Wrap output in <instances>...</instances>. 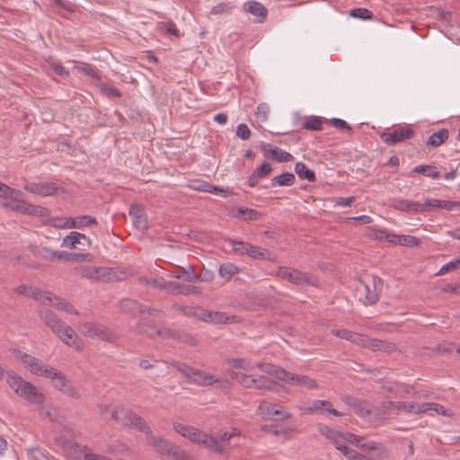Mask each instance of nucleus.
<instances>
[{"label":"nucleus","mask_w":460,"mask_h":460,"mask_svg":"<svg viewBox=\"0 0 460 460\" xmlns=\"http://www.w3.org/2000/svg\"><path fill=\"white\" fill-rule=\"evenodd\" d=\"M13 355L20 360L23 366L33 375L51 379L54 387L71 398H79L78 390L73 386L71 382L66 379V376L55 367L45 364L41 359L31 355L24 353L20 349H13Z\"/></svg>","instance_id":"f257e3e1"},{"label":"nucleus","mask_w":460,"mask_h":460,"mask_svg":"<svg viewBox=\"0 0 460 460\" xmlns=\"http://www.w3.org/2000/svg\"><path fill=\"white\" fill-rule=\"evenodd\" d=\"M39 316L44 324L67 346L82 350L84 346L73 328L62 321L57 314L49 309L39 310Z\"/></svg>","instance_id":"f03ea898"},{"label":"nucleus","mask_w":460,"mask_h":460,"mask_svg":"<svg viewBox=\"0 0 460 460\" xmlns=\"http://www.w3.org/2000/svg\"><path fill=\"white\" fill-rule=\"evenodd\" d=\"M6 382L19 396L30 402L38 405H41L44 402V394L35 385L23 380L19 375L7 373Z\"/></svg>","instance_id":"7ed1b4c3"},{"label":"nucleus","mask_w":460,"mask_h":460,"mask_svg":"<svg viewBox=\"0 0 460 460\" xmlns=\"http://www.w3.org/2000/svg\"><path fill=\"white\" fill-rule=\"evenodd\" d=\"M171 366L177 369L183 376L188 378L189 382L200 386H208L223 382L228 383L226 379L223 380L217 376L192 367L191 366L179 361H172Z\"/></svg>","instance_id":"20e7f679"},{"label":"nucleus","mask_w":460,"mask_h":460,"mask_svg":"<svg viewBox=\"0 0 460 460\" xmlns=\"http://www.w3.org/2000/svg\"><path fill=\"white\" fill-rule=\"evenodd\" d=\"M382 288V279L376 276L369 275L359 280L356 287V294L363 305H371L378 301Z\"/></svg>","instance_id":"39448f33"},{"label":"nucleus","mask_w":460,"mask_h":460,"mask_svg":"<svg viewBox=\"0 0 460 460\" xmlns=\"http://www.w3.org/2000/svg\"><path fill=\"white\" fill-rule=\"evenodd\" d=\"M17 194H11L3 203V207L13 211L29 216L44 217L48 209L39 205H33L23 199V193L16 189Z\"/></svg>","instance_id":"423d86ee"},{"label":"nucleus","mask_w":460,"mask_h":460,"mask_svg":"<svg viewBox=\"0 0 460 460\" xmlns=\"http://www.w3.org/2000/svg\"><path fill=\"white\" fill-rule=\"evenodd\" d=\"M277 276L281 279L296 286L314 287L317 285V279L314 275L290 267H279Z\"/></svg>","instance_id":"0eeeda50"},{"label":"nucleus","mask_w":460,"mask_h":460,"mask_svg":"<svg viewBox=\"0 0 460 460\" xmlns=\"http://www.w3.org/2000/svg\"><path fill=\"white\" fill-rule=\"evenodd\" d=\"M111 418L126 427L135 428L143 433L149 432L146 420L129 409L116 407L111 412Z\"/></svg>","instance_id":"6e6552de"},{"label":"nucleus","mask_w":460,"mask_h":460,"mask_svg":"<svg viewBox=\"0 0 460 460\" xmlns=\"http://www.w3.org/2000/svg\"><path fill=\"white\" fill-rule=\"evenodd\" d=\"M80 331L86 337L99 339L103 341L111 342L116 338L108 327L98 323H84L80 326Z\"/></svg>","instance_id":"1a4fd4ad"},{"label":"nucleus","mask_w":460,"mask_h":460,"mask_svg":"<svg viewBox=\"0 0 460 460\" xmlns=\"http://www.w3.org/2000/svg\"><path fill=\"white\" fill-rule=\"evenodd\" d=\"M190 439L191 442L196 443L199 446H202L211 451H222V447L215 440V438H211V435L201 432L199 429L192 427V430L187 432L185 437Z\"/></svg>","instance_id":"9d476101"},{"label":"nucleus","mask_w":460,"mask_h":460,"mask_svg":"<svg viewBox=\"0 0 460 460\" xmlns=\"http://www.w3.org/2000/svg\"><path fill=\"white\" fill-rule=\"evenodd\" d=\"M414 132L408 127L394 129L392 132H384L380 135L381 140L390 146L412 137Z\"/></svg>","instance_id":"9b49d317"},{"label":"nucleus","mask_w":460,"mask_h":460,"mask_svg":"<svg viewBox=\"0 0 460 460\" xmlns=\"http://www.w3.org/2000/svg\"><path fill=\"white\" fill-rule=\"evenodd\" d=\"M24 190L41 197L52 196L58 192L59 186L55 182H28Z\"/></svg>","instance_id":"f8f14e48"},{"label":"nucleus","mask_w":460,"mask_h":460,"mask_svg":"<svg viewBox=\"0 0 460 460\" xmlns=\"http://www.w3.org/2000/svg\"><path fill=\"white\" fill-rule=\"evenodd\" d=\"M16 292L21 295L32 297L40 304L46 305L47 301L53 299L52 293L49 291H44L35 287H28L26 285H20L16 288Z\"/></svg>","instance_id":"ddd939ff"},{"label":"nucleus","mask_w":460,"mask_h":460,"mask_svg":"<svg viewBox=\"0 0 460 460\" xmlns=\"http://www.w3.org/2000/svg\"><path fill=\"white\" fill-rule=\"evenodd\" d=\"M135 330L139 333H145L149 337H154L157 335L163 339H176L177 332L176 330H172L170 328L165 329H155L144 323H137L136 324Z\"/></svg>","instance_id":"4468645a"},{"label":"nucleus","mask_w":460,"mask_h":460,"mask_svg":"<svg viewBox=\"0 0 460 460\" xmlns=\"http://www.w3.org/2000/svg\"><path fill=\"white\" fill-rule=\"evenodd\" d=\"M119 307L122 312L133 316H140L144 314H152L155 312V309L141 305L133 299H123L119 303Z\"/></svg>","instance_id":"2eb2a0df"},{"label":"nucleus","mask_w":460,"mask_h":460,"mask_svg":"<svg viewBox=\"0 0 460 460\" xmlns=\"http://www.w3.org/2000/svg\"><path fill=\"white\" fill-rule=\"evenodd\" d=\"M300 410L305 413L327 411V412L332 413V415L337 416V417L343 415V413L336 411L332 407V404L331 403V402H329L327 400H314L311 402V404L308 407H301Z\"/></svg>","instance_id":"dca6fc26"},{"label":"nucleus","mask_w":460,"mask_h":460,"mask_svg":"<svg viewBox=\"0 0 460 460\" xmlns=\"http://www.w3.org/2000/svg\"><path fill=\"white\" fill-rule=\"evenodd\" d=\"M165 288H167V293L184 296L199 295L202 292V288L200 287L183 285L175 281H168Z\"/></svg>","instance_id":"f3484780"},{"label":"nucleus","mask_w":460,"mask_h":460,"mask_svg":"<svg viewBox=\"0 0 460 460\" xmlns=\"http://www.w3.org/2000/svg\"><path fill=\"white\" fill-rule=\"evenodd\" d=\"M91 243L92 242L90 238L85 234L74 231L70 232L69 234L63 238L61 246L69 249H75L77 244L90 246Z\"/></svg>","instance_id":"a211bd4d"},{"label":"nucleus","mask_w":460,"mask_h":460,"mask_svg":"<svg viewBox=\"0 0 460 460\" xmlns=\"http://www.w3.org/2000/svg\"><path fill=\"white\" fill-rule=\"evenodd\" d=\"M245 12L254 15L256 17L255 22L261 23L263 22L268 15V9L259 2L249 1L243 4Z\"/></svg>","instance_id":"6ab92c4d"},{"label":"nucleus","mask_w":460,"mask_h":460,"mask_svg":"<svg viewBox=\"0 0 460 460\" xmlns=\"http://www.w3.org/2000/svg\"><path fill=\"white\" fill-rule=\"evenodd\" d=\"M387 405L394 406V411L396 413L402 411L409 414H420L422 408L421 403L412 402L387 401Z\"/></svg>","instance_id":"aec40b11"},{"label":"nucleus","mask_w":460,"mask_h":460,"mask_svg":"<svg viewBox=\"0 0 460 460\" xmlns=\"http://www.w3.org/2000/svg\"><path fill=\"white\" fill-rule=\"evenodd\" d=\"M288 378L284 379L287 384H295L298 386L306 387L308 389H315L318 387L317 382L304 375H296L288 371Z\"/></svg>","instance_id":"412c9836"},{"label":"nucleus","mask_w":460,"mask_h":460,"mask_svg":"<svg viewBox=\"0 0 460 460\" xmlns=\"http://www.w3.org/2000/svg\"><path fill=\"white\" fill-rule=\"evenodd\" d=\"M256 367H258L261 371L274 376L276 378L284 382V379L288 378V371L283 367H277L270 363L266 362H259L256 364Z\"/></svg>","instance_id":"4be33fe9"},{"label":"nucleus","mask_w":460,"mask_h":460,"mask_svg":"<svg viewBox=\"0 0 460 460\" xmlns=\"http://www.w3.org/2000/svg\"><path fill=\"white\" fill-rule=\"evenodd\" d=\"M145 434L146 436L148 444H150L154 447H155L159 453L170 455V451L172 449V447L174 445L171 444L169 441L164 440L161 438L155 437L152 434V431L150 429H149V432H146Z\"/></svg>","instance_id":"5701e85b"},{"label":"nucleus","mask_w":460,"mask_h":460,"mask_svg":"<svg viewBox=\"0 0 460 460\" xmlns=\"http://www.w3.org/2000/svg\"><path fill=\"white\" fill-rule=\"evenodd\" d=\"M392 207L395 208L396 210L402 211V212H408V211H413V212H420L422 208V203H419L416 201H411L404 199H394L392 202Z\"/></svg>","instance_id":"b1692460"},{"label":"nucleus","mask_w":460,"mask_h":460,"mask_svg":"<svg viewBox=\"0 0 460 460\" xmlns=\"http://www.w3.org/2000/svg\"><path fill=\"white\" fill-rule=\"evenodd\" d=\"M252 389H257L261 391H274L276 390V387L279 385V384L274 380L261 375L252 376Z\"/></svg>","instance_id":"393cba45"},{"label":"nucleus","mask_w":460,"mask_h":460,"mask_svg":"<svg viewBox=\"0 0 460 460\" xmlns=\"http://www.w3.org/2000/svg\"><path fill=\"white\" fill-rule=\"evenodd\" d=\"M197 317L202 321L217 324L226 323L229 320V316L226 313L208 310H203Z\"/></svg>","instance_id":"a878e982"},{"label":"nucleus","mask_w":460,"mask_h":460,"mask_svg":"<svg viewBox=\"0 0 460 460\" xmlns=\"http://www.w3.org/2000/svg\"><path fill=\"white\" fill-rule=\"evenodd\" d=\"M53 299L50 298V300H48L46 305L55 307L58 310H61L64 312H66L70 314H75L78 315L79 313L77 309L71 305L70 303L65 301L64 299L57 296L56 295L52 294Z\"/></svg>","instance_id":"bb28decb"},{"label":"nucleus","mask_w":460,"mask_h":460,"mask_svg":"<svg viewBox=\"0 0 460 460\" xmlns=\"http://www.w3.org/2000/svg\"><path fill=\"white\" fill-rule=\"evenodd\" d=\"M240 431L234 428H232L230 430H226L220 433H217L211 438H215L217 442L222 447V451H214L215 453L223 454L226 449L229 440L236 436H240Z\"/></svg>","instance_id":"cd10ccee"},{"label":"nucleus","mask_w":460,"mask_h":460,"mask_svg":"<svg viewBox=\"0 0 460 460\" xmlns=\"http://www.w3.org/2000/svg\"><path fill=\"white\" fill-rule=\"evenodd\" d=\"M129 216L132 217L133 224L138 229H145L146 226V218L144 214V208L137 204L131 205Z\"/></svg>","instance_id":"c85d7f7f"},{"label":"nucleus","mask_w":460,"mask_h":460,"mask_svg":"<svg viewBox=\"0 0 460 460\" xmlns=\"http://www.w3.org/2000/svg\"><path fill=\"white\" fill-rule=\"evenodd\" d=\"M261 408L263 409L267 415L278 416L276 418L277 420H284L292 417L290 413L285 411L283 407L279 406L278 404L266 403L265 405H261Z\"/></svg>","instance_id":"c756f323"},{"label":"nucleus","mask_w":460,"mask_h":460,"mask_svg":"<svg viewBox=\"0 0 460 460\" xmlns=\"http://www.w3.org/2000/svg\"><path fill=\"white\" fill-rule=\"evenodd\" d=\"M295 175L292 172H286L278 176L273 177L271 179L270 185L272 187H289L295 183Z\"/></svg>","instance_id":"7c9ffc66"},{"label":"nucleus","mask_w":460,"mask_h":460,"mask_svg":"<svg viewBox=\"0 0 460 460\" xmlns=\"http://www.w3.org/2000/svg\"><path fill=\"white\" fill-rule=\"evenodd\" d=\"M245 255L255 260H268L270 256V252L265 248L256 246L249 243L248 247L245 250Z\"/></svg>","instance_id":"2f4dec72"},{"label":"nucleus","mask_w":460,"mask_h":460,"mask_svg":"<svg viewBox=\"0 0 460 460\" xmlns=\"http://www.w3.org/2000/svg\"><path fill=\"white\" fill-rule=\"evenodd\" d=\"M449 137V131L447 128H441L437 132L430 135L427 140V146L438 147L445 143Z\"/></svg>","instance_id":"473e14b6"},{"label":"nucleus","mask_w":460,"mask_h":460,"mask_svg":"<svg viewBox=\"0 0 460 460\" xmlns=\"http://www.w3.org/2000/svg\"><path fill=\"white\" fill-rule=\"evenodd\" d=\"M295 172L300 179H305L310 182H314L316 180L314 172L309 169L306 164L302 162L296 164Z\"/></svg>","instance_id":"72a5a7b5"},{"label":"nucleus","mask_w":460,"mask_h":460,"mask_svg":"<svg viewBox=\"0 0 460 460\" xmlns=\"http://www.w3.org/2000/svg\"><path fill=\"white\" fill-rule=\"evenodd\" d=\"M240 272V268L234 263L226 262L219 266L218 274L226 280H230L235 274Z\"/></svg>","instance_id":"f704fd0d"},{"label":"nucleus","mask_w":460,"mask_h":460,"mask_svg":"<svg viewBox=\"0 0 460 460\" xmlns=\"http://www.w3.org/2000/svg\"><path fill=\"white\" fill-rule=\"evenodd\" d=\"M421 413L427 412L429 411H434L442 416H453L452 411L446 409L444 406L437 402H423L421 403Z\"/></svg>","instance_id":"c9c22d12"},{"label":"nucleus","mask_w":460,"mask_h":460,"mask_svg":"<svg viewBox=\"0 0 460 460\" xmlns=\"http://www.w3.org/2000/svg\"><path fill=\"white\" fill-rule=\"evenodd\" d=\"M381 340L371 338L367 335L360 334L358 345L369 349L372 351H379Z\"/></svg>","instance_id":"e433bc0d"},{"label":"nucleus","mask_w":460,"mask_h":460,"mask_svg":"<svg viewBox=\"0 0 460 460\" xmlns=\"http://www.w3.org/2000/svg\"><path fill=\"white\" fill-rule=\"evenodd\" d=\"M170 276L174 279H182L186 282H195L199 280V277L193 272L191 268L188 270L183 269L177 270L172 271Z\"/></svg>","instance_id":"4c0bfd02"},{"label":"nucleus","mask_w":460,"mask_h":460,"mask_svg":"<svg viewBox=\"0 0 460 460\" xmlns=\"http://www.w3.org/2000/svg\"><path fill=\"white\" fill-rule=\"evenodd\" d=\"M412 173H420L426 177H430L432 179H438L439 177V172L433 165L429 164H420L417 165L412 169Z\"/></svg>","instance_id":"58836bf2"},{"label":"nucleus","mask_w":460,"mask_h":460,"mask_svg":"<svg viewBox=\"0 0 460 460\" xmlns=\"http://www.w3.org/2000/svg\"><path fill=\"white\" fill-rule=\"evenodd\" d=\"M331 333L357 345L360 335V333L353 332L346 329H332Z\"/></svg>","instance_id":"ea45409f"},{"label":"nucleus","mask_w":460,"mask_h":460,"mask_svg":"<svg viewBox=\"0 0 460 460\" xmlns=\"http://www.w3.org/2000/svg\"><path fill=\"white\" fill-rule=\"evenodd\" d=\"M91 254L89 253H75V252H66L64 251H59L58 259L59 261H90Z\"/></svg>","instance_id":"a19ab883"},{"label":"nucleus","mask_w":460,"mask_h":460,"mask_svg":"<svg viewBox=\"0 0 460 460\" xmlns=\"http://www.w3.org/2000/svg\"><path fill=\"white\" fill-rule=\"evenodd\" d=\"M261 213L255 209L249 208H238L234 217H241L245 221H254L259 219Z\"/></svg>","instance_id":"79ce46f5"},{"label":"nucleus","mask_w":460,"mask_h":460,"mask_svg":"<svg viewBox=\"0 0 460 460\" xmlns=\"http://www.w3.org/2000/svg\"><path fill=\"white\" fill-rule=\"evenodd\" d=\"M265 151H268L270 154L271 159L278 162H289L293 160V155L291 154L279 147L265 149Z\"/></svg>","instance_id":"37998d69"},{"label":"nucleus","mask_w":460,"mask_h":460,"mask_svg":"<svg viewBox=\"0 0 460 460\" xmlns=\"http://www.w3.org/2000/svg\"><path fill=\"white\" fill-rule=\"evenodd\" d=\"M323 119L317 116H309L305 118L302 128L307 130H321Z\"/></svg>","instance_id":"c03bdc74"},{"label":"nucleus","mask_w":460,"mask_h":460,"mask_svg":"<svg viewBox=\"0 0 460 460\" xmlns=\"http://www.w3.org/2000/svg\"><path fill=\"white\" fill-rule=\"evenodd\" d=\"M188 187L190 190L199 191V192H207L209 193V190L211 188V183L207 181H203L200 179H195L189 181Z\"/></svg>","instance_id":"a18cd8bd"},{"label":"nucleus","mask_w":460,"mask_h":460,"mask_svg":"<svg viewBox=\"0 0 460 460\" xmlns=\"http://www.w3.org/2000/svg\"><path fill=\"white\" fill-rule=\"evenodd\" d=\"M226 363L231 367L241 368L246 371L253 368L252 363L245 358H228L226 360Z\"/></svg>","instance_id":"49530a36"},{"label":"nucleus","mask_w":460,"mask_h":460,"mask_svg":"<svg viewBox=\"0 0 460 460\" xmlns=\"http://www.w3.org/2000/svg\"><path fill=\"white\" fill-rule=\"evenodd\" d=\"M75 68L78 72H82L95 80H101L100 74L97 72L96 68L90 64L82 63L81 65L75 66Z\"/></svg>","instance_id":"de8ad7c7"},{"label":"nucleus","mask_w":460,"mask_h":460,"mask_svg":"<svg viewBox=\"0 0 460 460\" xmlns=\"http://www.w3.org/2000/svg\"><path fill=\"white\" fill-rule=\"evenodd\" d=\"M261 429L276 437L288 435L290 430L288 428L279 427L277 425H263Z\"/></svg>","instance_id":"09e8293b"},{"label":"nucleus","mask_w":460,"mask_h":460,"mask_svg":"<svg viewBox=\"0 0 460 460\" xmlns=\"http://www.w3.org/2000/svg\"><path fill=\"white\" fill-rule=\"evenodd\" d=\"M233 9V4L231 3H219L216 5H214L209 14L212 15H220V14H226L229 13Z\"/></svg>","instance_id":"8fccbe9b"},{"label":"nucleus","mask_w":460,"mask_h":460,"mask_svg":"<svg viewBox=\"0 0 460 460\" xmlns=\"http://www.w3.org/2000/svg\"><path fill=\"white\" fill-rule=\"evenodd\" d=\"M175 341L184 343V344H187L189 346L194 347V346L198 345V341L194 336H192L190 333L181 332V331L177 332Z\"/></svg>","instance_id":"3c124183"},{"label":"nucleus","mask_w":460,"mask_h":460,"mask_svg":"<svg viewBox=\"0 0 460 460\" xmlns=\"http://www.w3.org/2000/svg\"><path fill=\"white\" fill-rule=\"evenodd\" d=\"M226 242L230 244V246L232 247V250L234 252H236L240 255L245 254V250L247 249L248 244H249V243L243 242V241H235L234 239H227Z\"/></svg>","instance_id":"603ef678"},{"label":"nucleus","mask_w":460,"mask_h":460,"mask_svg":"<svg viewBox=\"0 0 460 460\" xmlns=\"http://www.w3.org/2000/svg\"><path fill=\"white\" fill-rule=\"evenodd\" d=\"M353 438H355V435H353L351 433H347V434L341 433L339 435V437H336L332 442L333 443V445L335 446V447L338 450L341 451L342 447H346L345 441L351 442Z\"/></svg>","instance_id":"864d4df0"},{"label":"nucleus","mask_w":460,"mask_h":460,"mask_svg":"<svg viewBox=\"0 0 460 460\" xmlns=\"http://www.w3.org/2000/svg\"><path fill=\"white\" fill-rule=\"evenodd\" d=\"M349 15L353 18L361 20H369L373 17V13L367 8H355L350 10Z\"/></svg>","instance_id":"5fc2aeb1"},{"label":"nucleus","mask_w":460,"mask_h":460,"mask_svg":"<svg viewBox=\"0 0 460 460\" xmlns=\"http://www.w3.org/2000/svg\"><path fill=\"white\" fill-rule=\"evenodd\" d=\"M318 430L321 433V435L324 436L329 440L332 441L336 437H339L341 432L330 428L327 425L319 424L318 425Z\"/></svg>","instance_id":"6e6d98bb"},{"label":"nucleus","mask_w":460,"mask_h":460,"mask_svg":"<svg viewBox=\"0 0 460 460\" xmlns=\"http://www.w3.org/2000/svg\"><path fill=\"white\" fill-rule=\"evenodd\" d=\"M355 411L362 417H367L371 414L372 411L367 402L360 401L354 405Z\"/></svg>","instance_id":"4d7b16f0"},{"label":"nucleus","mask_w":460,"mask_h":460,"mask_svg":"<svg viewBox=\"0 0 460 460\" xmlns=\"http://www.w3.org/2000/svg\"><path fill=\"white\" fill-rule=\"evenodd\" d=\"M440 199L426 198L425 202L422 204L423 209H421V213L440 209Z\"/></svg>","instance_id":"13d9d810"},{"label":"nucleus","mask_w":460,"mask_h":460,"mask_svg":"<svg viewBox=\"0 0 460 460\" xmlns=\"http://www.w3.org/2000/svg\"><path fill=\"white\" fill-rule=\"evenodd\" d=\"M394 411V406H388L387 401L384 402L379 407L376 408L375 414L381 419H387L391 413V411Z\"/></svg>","instance_id":"bf43d9fd"},{"label":"nucleus","mask_w":460,"mask_h":460,"mask_svg":"<svg viewBox=\"0 0 460 460\" xmlns=\"http://www.w3.org/2000/svg\"><path fill=\"white\" fill-rule=\"evenodd\" d=\"M420 239L412 235L401 234L399 244L408 247H416L420 244Z\"/></svg>","instance_id":"052dcab7"},{"label":"nucleus","mask_w":460,"mask_h":460,"mask_svg":"<svg viewBox=\"0 0 460 460\" xmlns=\"http://www.w3.org/2000/svg\"><path fill=\"white\" fill-rule=\"evenodd\" d=\"M92 225H97V221L94 217L87 215L77 217V223H75L77 228H83Z\"/></svg>","instance_id":"680f3d73"},{"label":"nucleus","mask_w":460,"mask_h":460,"mask_svg":"<svg viewBox=\"0 0 460 460\" xmlns=\"http://www.w3.org/2000/svg\"><path fill=\"white\" fill-rule=\"evenodd\" d=\"M58 252L59 251H53L49 247H42L40 248L39 257L43 260L53 261L55 259H58Z\"/></svg>","instance_id":"e2e57ef3"},{"label":"nucleus","mask_w":460,"mask_h":460,"mask_svg":"<svg viewBox=\"0 0 460 460\" xmlns=\"http://www.w3.org/2000/svg\"><path fill=\"white\" fill-rule=\"evenodd\" d=\"M459 268H460V258L451 261L447 262V264L443 265L440 268V270H438V272L437 273V275H442L448 271H451V270H456Z\"/></svg>","instance_id":"0e129e2a"},{"label":"nucleus","mask_w":460,"mask_h":460,"mask_svg":"<svg viewBox=\"0 0 460 460\" xmlns=\"http://www.w3.org/2000/svg\"><path fill=\"white\" fill-rule=\"evenodd\" d=\"M251 130L246 124L241 123L236 128V136L243 140H247L251 137Z\"/></svg>","instance_id":"69168bd1"},{"label":"nucleus","mask_w":460,"mask_h":460,"mask_svg":"<svg viewBox=\"0 0 460 460\" xmlns=\"http://www.w3.org/2000/svg\"><path fill=\"white\" fill-rule=\"evenodd\" d=\"M271 171V164L269 163H263L260 167H257L253 172L261 179L270 174Z\"/></svg>","instance_id":"338daca9"},{"label":"nucleus","mask_w":460,"mask_h":460,"mask_svg":"<svg viewBox=\"0 0 460 460\" xmlns=\"http://www.w3.org/2000/svg\"><path fill=\"white\" fill-rule=\"evenodd\" d=\"M169 456H172L174 460H190L189 456H187L184 451L181 450L176 446L172 447Z\"/></svg>","instance_id":"774afa93"}]
</instances>
